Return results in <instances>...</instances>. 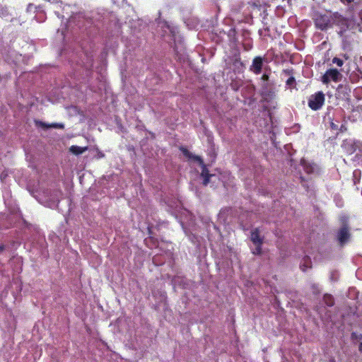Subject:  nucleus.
<instances>
[{
    "label": "nucleus",
    "instance_id": "f257e3e1",
    "mask_svg": "<svg viewBox=\"0 0 362 362\" xmlns=\"http://www.w3.org/2000/svg\"><path fill=\"white\" fill-rule=\"evenodd\" d=\"M313 21L315 27L320 30H326L334 23L341 24V25H346L347 24L346 19L337 13H334L332 16L315 13Z\"/></svg>",
    "mask_w": 362,
    "mask_h": 362
},
{
    "label": "nucleus",
    "instance_id": "f03ea898",
    "mask_svg": "<svg viewBox=\"0 0 362 362\" xmlns=\"http://www.w3.org/2000/svg\"><path fill=\"white\" fill-rule=\"evenodd\" d=\"M180 150L186 158L198 162L199 164L202 166V170L201 173V176L204 178L202 183L203 185L206 186L209 183L210 178L212 176V175L209 173V171L207 169L206 165L204 164L202 158L199 156L193 155L186 148L181 147Z\"/></svg>",
    "mask_w": 362,
    "mask_h": 362
},
{
    "label": "nucleus",
    "instance_id": "7ed1b4c3",
    "mask_svg": "<svg viewBox=\"0 0 362 362\" xmlns=\"http://www.w3.org/2000/svg\"><path fill=\"white\" fill-rule=\"evenodd\" d=\"M325 95L322 91H317L312 94L308 99V105L314 111L320 110L325 104Z\"/></svg>",
    "mask_w": 362,
    "mask_h": 362
},
{
    "label": "nucleus",
    "instance_id": "20e7f679",
    "mask_svg": "<svg viewBox=\"0 0 362 362\" xmlns=\"http://www.w3.org/2000/svg\"><path fill=\"white\" fill-rule=\"evenodd\" d=\"M341 226L337 232V240L341 246L346 244L351 238L350 227L348 224L347 218L344 217L341 220Z\"/></svg>",
    "mask_w": 362,
    "mask_h": 362
},
{
    "label": "nucleus",
    "instance_id": "39448f33",
    "mask_svg": "<svg viewBox=\"0 0 362 362\" xmlns=\"http://www.w3.org/2000/svg\"><path fill=\"white\" fill-rule=\"evenodd\" d=\"M341 74L337 69H327L321 78L324 84H329L331 81L339 82L341 81Z\"/></svg>",
    "mask_w": 362,
    "mask_h": 362
},
{
    "label": "nucleus",
    "instance_id": "423d86ee",
    "mask_svg": "<svg viewBox=\"0 0 362 362\" xmlns=\"http://www.w3.org/2000/svg\"><path fill=\"white\" fill-rule=\"evenodd\" d=\"M263 66V59L262 57H255L253 60L252 65L250 67V70L255 74L258 75L261 73Z\"/></svg>",
    "mask_w": 362,
    "mask_h": 362
},
{
    "label": "nucleus",
    "instance_id": "0eeeda50",
    "mask_svg": "<svg viewBox=\"0 0 362 362\" xmlns=\"http://www.w3.org/2000/svg\"><path fill=\"white\" fill-rule=\"evenodd\" d=\"M250 233V240L254 245H263V238L260 237L258 228L253 229Z\"/></svg>",
    "mask_w": 362,
    "mask_h": 362
},
{
    "label": "nucleus",
    "instance_id": "6e6552de",
    "mask_svg": "<svg viewBox=\"0 0 362 362\" xmlns=\"http://www.w3.org/2000/svg\"><path fill=\"white\" fill-rule=\"evenodd\" d=\"M233 65L234 66L235 71H237L239 73L243 71L245 66L242 62L239 55L235 57L234 59L233 60Z\"/></svg>",
    "mask_w": 362,
    "mask_h": 362
},
{
    "label": "nucleus",
    "instance_id": "1a4fd4ad",
    "mask_svg": "<svg viewBox=\"0 0 362 362\" xmlns=\"http://www.w3.org/2000/svg\"><path fill=\"white\" fill-rule=\"evenodd\" d=\"M87 150H88V146L81 147L78 146L73 145L69 148L70 152H71L73 154L76 155V156L83 153Z\"/></svg>",
    "mask_w": 362,
    "mask_h": 362
},
{
    "label": "nucleus",
    "instance_id": "9d476101",
    "mask_svg": "<svg viewBox=\"0 0 362 362\" xmlns=\"http://www.w3.org/2000/svg\"><path fill=\"white\" fill-rule=\"evenodd\" d=\"M323 302L328 307H332L334 305V299L330 294H325L323 296Z\"/></svg>",
    "mask_w": 362,
    "mask_h": 362
},
{
    "label": "nucleus",
    "instance_id": "9b49d317",
    "mask_svg": "<svg viewBox=\"0 0 362 362\" xmlns=\"http://www.w3.org/2000/svg\"><path fill=\"white\" fill-rule=\"evenodd\" d=\"M311 267L310 258L308 256L305 257L304 263L300 265V268L303 272H305L307 269Z\"/></svg>",
    "mask_w": 362,
    "mask_h": 362
},
{
    "label": "nucleus",
    "instance_id": "f8f14e48",
    "mask_svg": "<svg viewBox=\"0 0 362 362\" xmlns=\"http://www.w3.org/2000/svg\"><path fill=\"white\" fill-rule=\"evenodd\" d=\"M286 85L291 89L296 88V81L295 77H288V78L286 81Z\"/></svg>",
    "mask_w": 362,
    "mask_h": 362
},
{
    "label": "nucleus",
    "instance_id": "ddd939ff",
    "mask_svg": "<svg viewBox=\"0 0 362 362\" xmlns=\"http://www.w3.org/2000/svg\"><path fill=\"white\" fill-rule=\"evenodd\" d=\"M35 123L37 127H42L45 129L51 128L50 124H47V123H45V122L40 121V120H35Z\"/></svg>",
    "mask_w": 362,
    "mask_h": 362
},
{
    "label": "nucleus",
    "instance_id": "4468645a",
    "mask_svg": "<svg viewBox=\"0 0 362 362\" xmlns=\"http://www.w3.org/2000/svg\"><path fill=\"white\" fill-rule=\"evenodd\" d=\"M283 74L288 77H294V69L293 68H288L283 70Z\"/></svg>",
    "mask_w": 362,
    "mask_h": 362
},
{
    "label": "nucleus",
    "instance_id": "2eb2a0df",
    "mask_svg": "<svg viewBox=\"0 0 362 362\" xmlns=\"http://www.w3.org/2000/svg\"><path fill=\"white\" fill-rule=\"evenodd\" d=\"M255 250L252 251V254L260 255L262 254V245L256 244Z\"/></svg>",
    "mask_w": 362,
    "mask_h": 362
},
{
    "label": "nucleus",
    "instance_id": "dca6fc26",
    "mask_svg": "<svg viewBox=\"0 0 362 362\" xmlns=\"http://www.w3.org/2000/svg\"><path fill=\"white\" fill-rule=\"evenodd\" d=\"M248 4L254 7L259 8L261 6L262 0H249Z\"/></svg>",
    "mask_w": 362,
    "mask_h": 362
},
{
    "label": "nucleus",
    "instance_id": "f3484780",
    "mask_svg": "<svg viewBox=\"0 0 362 362\" xmlns=\"http://www.w3.org/2000/svg\"><path fill=\"white\" fill-rule=\"evenodd\" d=\"M351 339L352 340L361 341L362 340V334L354 332L351 334Z\"/></svg>",
    "mask_w": 362,
    "mask_h": 362
},
{
    "label": "nucleus",
    "instance_id": "a211bd4d",
    "mask_svg": "<svg viewBox=\"0 0 362 362\" xmlns=\"http://www.w3.org/2000/svg\"><path fill=\"white\" fill-rule=\"evenodd\" d=\"M332 63L337 64L338 66H342L344 64L343 60L338 57H334L332 59Z\"/></svg>",
    "mask_w": 362,
    "mask_h": 362
},
{
    "label": "nucleus",
    "instance_id": "6ab92c4d",
    "mask_svg": "<svg viewBox=\"0 0 362 362\" xmlns=\"http://www.w3.org/2000/svg\"><path fill=\"white\" fill-rule=\"evenodd\" d=\"M50 127L51 128L63 129L64 125L62 123H52L50 124Z\"/></svg>",
    "mask_w": 362,
    "mask_h": 362
},
{
    "label": "nucleus",
    "instance_id": "aec40b11",
    "mask_svg": "<svg viewBox=\"0 0 362 362\" xmlns=\"http://www.w3.org/2000/svg\"><path fill=\"white\" fill-rule=\"evenodd\" d=\"M269 78V74H264L261 77V80H262L264 81H268Z\"/></svg>",
    "mask_w": 362,
    "mask_h": 362
},
{
    "label": "nucleus",
    "instance_id": "412c9836",
    "mask_svg": "<svg viewBox=\"0 0 362 362\" xmlns=\"http://www.w3.org/2000/svg\"><path fill=\"white\" fill-rule=\"evenodd\" d=\"M330 128L333 130H337L338 129V125L334 123L333 122H331Z\"/></svg>",
    "mask_w": 362,
    "mask_h": 362
},
{
    "label": "nucleus",
    "instance_id": "4be33fe9",
    "mask_svg": "<svg viewBox=\"0 0 362 362\" xmlns=\"http://www.w3.org/2000/svg\"><path fill=\"white\" fill-rule=\"evenodd\" d=\"M343 3H348V4H351L352 2H354V0H341Z\"/></svg>",
    "mask_w": 362,
    "mask_h": 362
},
{
    "label": "nucleus",
    "instance_id": "5701e85b",
    "mask_svg": "<svg viewBox=\"0 0 362 362\" xmlns=\"http://www.w3.org/2000/svg\"><path fill=\"white\" fill-rule=\"evenodd\" d=\"M358 350L359 351L362 352V339L361 340V342L359 344Z\"/></svg>",
    "mask_w": 362,
    "mask_h": 362
},
{
    "label": "nucleus",
    "instance_id": "b1692460",
    "mask_svg": "<svg viewBox=\"0 0 362 362\" xmlns=\"http://www.w3.org/2000/svg\"><path fill=\"white\" fill-rule=\"evenodd\" d=\"M4 250V246L2 245H0V252Z\"/></svg>",
    "mask_w": 362,
    "mask_h": 362
},
{
    "label": "nucleus",
    "instance_id": "393cba45",
    "mask_svg": "<svg viewBox=\"0 0 362 362\" xmlns=\"http://www.w3.org/2000/svg\"><path fill=\"white\" fill-rule=\"evenodd\" d=\"M343 129H346V127L342 124L340 128L341 132H343Z\"/></svg>",
    "mask_w": 362,
    "mask_h": 362
},
{
    "label": "nucleus",
    "instance_id": "a878e982",
    "mask_svg": "<svg viewBox=\"0 0 362 362\" xmlns=\"http://www.w3.org/2000/svg\"><path fill=\"white\" fill-rule=\"evenodd\" d=\"M292 0H288V1H291Z\"/></svg>",
    "mask_w": 362,
    "mask_h": 362
}]
</instances>
